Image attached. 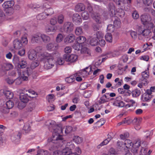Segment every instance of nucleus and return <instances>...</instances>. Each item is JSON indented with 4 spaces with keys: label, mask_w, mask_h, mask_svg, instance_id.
I'll use <instances>...</instances> for the list:
<instances>
[{
    "label": "nucleus",
    "mask_w": 155,
    "mask_h": 155,
    "mask_svg": "<svg viewBox=\"0 0 155 155\" xmlns=\"http://www.w3.org/2000/svg\"><path fill=\"white\" fill-rule=\"evenodd\" d=\"M151 32L149 29H144L143 27H139L137 31V33L139 36H143V37H146Z\"/></svg>",
    "instance_id": "nucleus-4"
},
{
    "label": "nucleus",
    "mask_w": 155,
    "mask_h": 155,
    "mask_svg": "<svg viewBox=\"0 0 155 155\" xmlns=\"http://www.w3.org/2000/svg\"><path fill=\"white\" fill-rule=\"evenodd\" d=\"M90 43L91 45L94 46L97 45L98 41L96 38H92L90 40Z\"/></svg>",
    "instance_id": "nucleus-37"
},
{
    "label": "nucleus",
    "mask_w": 155,
    "mask_h": 155,
    "mask_svg": "<svg viewBox=\"0 0 155 155\" xmlns=\"http://www.w3.org/2000/svg\"><path fill=\"white\" fill-rule=\"evenodd\" d=\"M147 151V148L142 147V148L140 151L139 155H146Z\"/></svg>",
    "instance_id": "nucleus-43"
},
{
    "label": "nucleus",
    "mask_w": 155,
    "mask_h": 155,
    "mask_svg": "<svg viewBox=\"0 0 155 155\" xmlns=\"http://www.w3.org/2000/svg\"><path fill=\"white\" fill-rule=\"evenodd\" d=\"M131 140H126L124 143V145L127 148H129L132 145Z\"/></svg>",
    "instance_id": "nucleus-34"
},
{
    "label": "nucleus",
    "mask_w": 155,
    "mask_h": 155,
    "mask_svg": "<svg viewBox=\"0 0 155 155\" xmlns=\"http://www.w3.org/2000/svg\"><path fill=\"white\" fill-rule=\"evenodd\" d=\"M131 151L134 155H137L138 153V150L137 148L132 147V148L131 150Z\"/></svg>",
    "instance_id": "nucleus-64"
},
{
    "label": "nucleus",
    "mask_w": 155,
    "mask_h": 155,
    "mask_svg": "<svg viewBox=\"0 0 155 155\" xmlns=\"http://www.w3.org/2000/svg\"><path fill=\"white\" fill-rule=\"evenodd\" d=\"M114 27L113 25H109L107 27V30L110 32H113L114 30Z\"/></svg>",
    "instance_id": "nucleus-57"
},
{
    "label": "nucleus",
    "mask_w": 155,
    "mask_h": 155,
    "mask_svg": "<svg viewBox=\"0 0 155 155\" xmlns=\"http://www.w3.org/2000/svg\"><path fill=\"white\" fill-rule=\"evenodd\" d=\"M141 143L140 140L138 139L132 144V147L138 148L140 146Z\"/></svg>",
    "instance_id": "nucleus-35"
},
{
    "label": "nucleus",
    "mask_w": 155,
    "mask_h": 155,
    "mask_svg": "<svg viewBox=\"0 0 155 155\" xmlns=\"http://www.w3.org/2000/svg\"><path fill=\"white\" fill-rule=\"evenodd\" d=\"M35 107L34 103L33 102L31 103L28 105L27 110L28 112H31L33 110Z\"/></svg>",
    "instance_id": "nucleus-30"
},
{
    "label": "nucleus",
    "mask_w": 155,
    "mask_h": 155,
    "mask_svg": "<svg viewBox=\"0 0 155 155\" xmlns=\"http://www.w3.org/2000/svg\"><path fill=\"white\" fill-rule=\"evenodd\" d=\"M25 91H27L25 89L24 90H20V101H23L26 103H28L29 101L28 96L30 97L33 98L34 97H31L29 94L28 95L27 94H24L25 93Z\"/></svg>",
    "instance_id": "nucleus-6"
},
{
    "label": "nucleus",
    "mask_w": 155,
    "mask_h": 155,
    "mask_svg": "<svg viewBox=\"0 0 155 155\" xmlns=\"http://www.w3.org/2000/svg\"><path fill=\"white\" fill-rule=\"evenodd\" d=\"M63 58L64 60L66 61L73 62L76 61L78 59V56L75 54H65L64 55Z\"/></svg>",
    "instance_id": "nucleus-7"
},
{
    "label": "nucleus",
    "mask_w": 155,
    "mask_h": 155,
    "mask_svg": "<svg viewBox=\"0 0 155 155\" xmlns=\"http://www.w3.org/2000/svg\"><path fill=\"white\" fill-rule=\"evenodd\" d=\"M64 20V17L62 15H59L58 17V23L60 24H62Z\"/></svg>",
    "instance_id": "nucleus-49"
},
{
    "label": "nucleus",
    "mask_w": 155,
    "mask_h": 155,
    "mask_svg": "<svg viewBox=\"0 0 155 155\" xmlns=\"http://www.w3.org/2000/svg\"><path fill=\"white\" fill-rule=\"evenodd\" d=\"M72 47L74 49L77 51H79L81 48L80 44L77 42L73 45Z\"/></svg>",
    "instance_id": "nucleus-51"
},
{
    "label": "nucleus",
    "mask_w": 155,
    "mask_h": 155,
    "mask_svg": "<svg viewBox=\"0 0 155 155\" xmlns=\"http://www.w3.org/2000/svg\"><path fill=\"white\" fill-rule=\"evenodd\" d=\"M93 18L96 22L101 23V18L100 15L98 14H96L93 17Z\"/></svg>",
    "instance_id": "nucleus-27"
},
{
    "label": "nucleus",
    "mask_w": 155,
    "mask_h": 155,
    "mask_svg": "<svg viewBox=\"0 0 155 155\" xmlns=\"http://www.w3.org/2000/svg\"><path fill=\"white\" fill-rule=\"evenodd\" d=\"M13 63L16 65H17L18 68H19V59L18 57L17 56H14L13 59Z\"/></svg>",
    "instance_id": "nucleus-41"
},
{
    "label": "nucleus",
    "mask_w": 155,
    "mask_h": 155,
    "mask_svg": "<svg viewBox=\"0 0 155 155\" xmlns=\"http://www.w3.org/2000/svg\"><path fill=\"white\" fill-rule=\"evenodd\" d=\"M120 24L121 22L119 19L115 20L114 21L113 25H114V27H115L116 28H118L120 27Z\"/></svg>",
    "instance_id": "nucleus-46"
},
{
    "label": "nucleus",
    "mask_w": 155,
    "mask_h": 155,
    "mask_svg": "<svg viewBox=\"0 0 155 155\" xmlns=\"http://www.w3.org/2000/svg\"><path fill=\"white\" fill-rule=\"evenodd\" d=\"M7 107L9 109L12 108L14 105V103L12 101L9 100L6 103Z\"/></svg>",
    "instance_id": "nucleus-32"
},
{
    "label": "nucleus",
    "mask_w": 155,
    "mask_h": 155,
    "mask_svg": "<svg viewBox=\"0 0 155 155\" xmlns=\"http://www.w3.org/2000/svg\"><path fill=\"white\" fill-rule=\"evenodd\" d=\"M75 35L72 34H70L67 36L65 39V41L67 43H71L75 39Z\"/></svg>",
    "instance_id": "nucleus-14"
},
{
    "label": "nucleus",
    "mask_w": 155,
    "mask_h": 155,
    "mask_svg": "<svg viewBox=\"0 0 155 155\" xmlns=\"http://www.w3.org/2000/svg\"><path fill=\"white\" fill-rule=\"evenodd\" d=\"M46 48L48 51L56 50L58 48L57 44L55 43H50L47 44L46 46Z\"/></svg>",
    "instance_id": "nucleus-10"
},
{
    "label": "nucleus",
    "mask_w": 155,
    "mask_h": 155,
    "mask_svg": "<svg viewBox=\"0 0 155 155\" xmlns=\"http://www.w3.org/2000/svg\"><path fill=\"white\" fill-rule=\"evenodd\" d=\"M28 41L27 38V35L25 34L21 38L20 41V44H21L22 46H25L27 44Z\"/></svg>",
    "instance_id": "nucleus-18"
},
{
    "label": "nucleus",
    "mask_w": 155,
    "mask_h": 155,
    "mask_svg": "<svg viewBox=\"0 0 155 155\" xmlns=\"http://www.w3.org/2000/svg\"><path fill=\"white\" fill-rule=\"evenodd\" d=\"M91 67H87L83 70L82 73L85 74V76H87L89 74L90 72L91 71Z\"/></svg>",
    "instance_id": "nucleus-40"
},
{
    "label": "nucleus",
    "mask_w": 155,
    "mask_h": 155,
    "mask_svg": "<svg viewBox=\"0 0 155 155\" xmlns=\"http://www.w3.org/2000/svg\"><path fill=\"white\" fill-rule=\"evenodd\" d=\"M143 3L145 5L150 6L152 4V0H143Z\"/></svg>",
    "instance_id": "nucleus-60"
},
{
    "label": "nucleus",
    "mask_w": 155,
    "mask_h": 155,
    "mask_svg": "<svg viewBox=\"0 0 155 155\" xmlns=\"http://www.w3.org/2000/svg\"><path fill=\"white\" fill-rule=\"evenodd\" d=\"M92 91H89L85 92L84 94V96L85 98H88L91 97L92 94Z\"/></svg>",
    "instance_id": "nucleus-55"
},
{
    "label": "nucleus",
    "mask_w": 155,
    "mask_h": 155,
    "mask_svg": "<svg viewBox=\"0 0 155 155\" xmlns=\"http://www.w3.org/2000/svg\"><path fill=\"white\" fill-rule=\"evenodd\" d=\"M114 104L115 106L120 107H123L124 106L123 102L122 101H115L114 103Z\"/></svg>",
    "instance_id": "nucleus-48"
},
{
    "label": "nucleus",
    "mask_w": 155,
    "mask_h": 155,
    "mask_svg": "<svg viewBox=\"0 0 155 155\" xmlns=\"http://www.w3.org/2000/svg\"><path fill=\"white\" fill-rule=\"evenodd\" d=\"M63 38V35L61 34H59L56 37V40L57 42H60Z\"/></svg>",
    "instance_id": "nucleus-58"
},
{
    "label": "nucleus",
    "mask_w": 155,
    "mask_h": 155,
    "mask_svg": "<svg viewBox=\"0 0 155 155\" xmlns=\"http://www.w3.org/2000/svg\"><path fill=\"white\" fill-rule=\"evenodd\" d=\"M27 63L25 60H21L20 62V79L26 81L28 79L29 76L28 69L26 68Z\"/></svg>",
    "instance_id": "nucleus-3"
},
{
    "label": "nucleus",
    "mask_w": 155,
    "mask_h": 155,
    "mask_svg": "<svg viewBox=\"0 0 155 155\" xmlns=\"http://www.w3.org/2000/svg\"><path fill=\"white\" fill-rule=\"evenodd\" d=\"M43 54L44 59L47 61L44 65V67L47 69L52 68L54 66L55 62L54 58L59 56L60 55L58 52L52 54L45 52Z\"/></svg>",
    "instance_id": "nucleus-2"
},
{
    "label": "nucleus",
    "mask_w": 155,
    "mask_h": 155,
    "mask_svg": "<svg viewBox=\"0 0 155 155\" xmlns=\"http://www.w3.org/2000/svg\"><path fill=\"white\" fill-rule=\"evenodd\" d=\"M14 9L13 8H5V11L7 15H11L13 13Z\"/></svg>",
    "instance_id": "nucleus-25"
},
{
    "label": "nucleus",
    "mask_w": 155,
    "mask_h": 155,
    "mask_svg": "<svg viewBox=\"0 0 155 155\" xmlns=\"http://www.w3.org/2000/svg\"><path fill=\"white\" fill-rule=\"evenodd\" d=\"M14 47L15 49L19 48V41L18 39H16L14 40L13 42Z\"/></svg>",
    "instance_id": "nucleus-31"
},
{
    "label": "nucleus",
    "mask_w": 155,
    "mask_h": 155,
    "mask_svg": "<svg viewBox=\"0 0 155 155\" xmlns=\"http://www.w3.org/2000/svg\"><path fill=\"white\" fill-rule=\"evenodd\" d=\"M72 20L73 22L77 25H79L82 22V20L80 16L77 13L73 14L72 16Z\"/></svg>",
    "instance_id": "nucleus-9"
},
{
    "label": "nucleus",
    "mask_w": 155,
    "mask_h": 155,
    "mask_svg": "<svg viewBox=\"0 0 155 155\" xmlns=\"http://www.w3.org/2000/svg\"><path fill=\"white\" fill-rule=\"evenodd\" d=\"M47 15L46 12H43L38 14L37 16V18L38 20H41L45 19L46 18Z\"/></svg>",
    "instance_id": "nucleus-24"
},
{
    "label": "nucleus",
    "mask_w": 155,
    "mask_h": 155,
    "mask_svg": "<svg viewBox=\"0 0 155 155\" xmlns=\"http://www.w3.org/2000/svg\"><path fill=\"white\" fill-rule=\"evenodd\" d=\"M41 38L43 41L45 43L49 42L51 39L49 36L45 34H41Z\"/></svg>",
    "instance_id": "nucleus-17"
},
{
    "label": "nucleus",
    "mask_w": 155,
    "mask_h": 155,
    "mask_svg": "<svg viewBox=\"0 0 155 155\" xmlns=\"http://www.w3.org/2000/svg\"><path fill=\"white\" fill-rule=\"evenodd\" d=\"M73 24L70 22H66L64 23L63 26V29L64 32L69 33L71 32L74 29Z\"/></svg>",
    "instance_id": "nucleus-5"
},
{
    "label": "nucleus",
    "mask_w": 155,
    "mask_h": 155,
    "mask_svg": "<svg viewBox=\"0 0 155 155\" xmlns=\"http://www.w3.org/2000/svg\"><path fill=\"white\" fill-rule=\"evenodd\" d=\"M129 136V134L128 133H126L120 135V137L122 140H125L128 138Z\"/></svg>",
    "instance_id": "nucleus-59"
},
{
    "label": "nucleus",
    "mask_w": 155,
    "mask_h": 155,
    "mask_svg": "<svg viewBox=\"0 0 155 155\" xmlns=\"http://www.w3.org/2000/svg\"><path fill=\"white\" fill-rule=\"evenodd\" d=\"M146 135L144 136L145 137V139H147L148 138H149V140H150L151 139V138L150 137V136L152 135L153 134L152 131H146Z\"/></svg>",
    "instance_id": "nucleus-50"
},
{
    "label": "nucleus",
    "mask_w": 155,
    "mask_h": 155,
    "mask_svg": "<svg viewBox=\"0 0 155 155\" xmlns=\"http://www.w3.org/2000/svg\"><path fill=\"white\" fill-rule=\"evenodd\" d=\"M28 57L30 60H35L37 57L36 51L34 50H30L28 52Z\"/></svg>",
    "instance_id": "nucleus-12"
},
{
    "label": "nucleus",
    "mask_w": 155,
    "mask_h": 155,
    "mask_svg": "<svg viewBox=\"0 0 155 155\" xmlns=\"http://www.w3.org/2000/svg\"><path fill=\"white\" fill-rule=\"evenodd\" d=\"M73 140L76 143L79 144L82 142L83 139L82 137L78 136H74L73 138Z\"/></svg>",
    "instance_id": "nucleus-21"
},
{
    "label": "nucleus",
    "mask_w": 155,
    "mask_h": 155,
    "mask_svg": "<svg viewBox=\"0 0 155 155\" xmlns=\"http://www.w3.org/2000/svg\"><path fill=\"white\" fill-rule=\"evenodd\" d=\"M5 95L6 97L8 99H12L13 97V94L9 91H5Z\"/></svg>",
    "instance_id": "nucleus-23"
},
{
    "label": "nucleus",
    "mask_w": 155,
    "mask_h": 155,
    "mask_svg": "<svg viewBox=\"0 0 155 155\" xmlns=\"http://www.w3.org/2000/svg\"><path fill=\"white\" fill-rule=\"evenodd\" d=\"M72 127L71 126H67L65 129V133L67 134L70 133L72 131Z\"/></svg>",
    "instance_id": "nucleus-62"
},
{
    "label": "nucleus",
    "mask_w": 155,
    "mask_h": 155,
    "mask_svg": "<svg viewBox=\"0 0 155 155\" xmlns=\"http://www.w3.org/2000/svg\"><path fill=\"white\" fill-rule=\"evenodd\" d=\"M152 98L151 95H149L147 94H143L142 95V99L143 102H149Z\"/></svg>",
    "instance_id": "nucleus-16"
},
{
    "label": "nucleus",
    "mask_w": 155,
    "mask_h": 155,
    "mask_svg": "<svg viewBox=\"0 0 155 155\" xmlns=\"http://www.w3.org/2000/svg\"><path fill=\"white\" fill-rule=\"evenodd\" d=\"M141 91L138 88H136L132 92V97H139L141 94Z\"/></svg>",
    "instance_id": "nucleus-20"
},
{
    "label": "nucleus",
    "mask_w": 155,
    "mask_h": 155,
    "mask_svg": "<svg viewBox=\"0 0 155 155\" xmlns=\"http://www.w3.org/2000/svg\"><path fill=\"white\" fill-rule=\"evenodd\" d=\"M86 41V38L83 36H79L76 39V42H77L80 45L85 42Z\"/></svg>",
    "instance_id": "nucleus-22"
},
{
    "label": "nucleus",
    "mask_w": 155,
    "mask_h": 155,
    "mask_svg": "<svg viewBox=\"0 0 155 155\" xmlns=\"http://www.w3.org/2000/svg\"><path fill=\"white\" fill-rule=\"evenodd\" d=\"M39 64V63L38 61H33L31 64L30 67L32 69H35Z\"/></svg>",
    "instance_id": "nucleus-44"
},
{
    "label": "nucleus",
    "mask_w": 155,
    "mask_h": 155,
    "mask_svg": "<svg viewBox=\"0 0 155 155\" xmlns=\"http://www.w3.org/2000/svg\"><path fill=\"white\" fill-rule=\"evenodd\" d=\"M149 72L148 70L145 71L142 73V78H147L149 76Z\"/></svg>",
    "instance_id": "nucleus-47"
},
{
    "label": "nucleus",
    "mask_w": 155,
    "mask_h": 155,
    "mask_svg": "<svg viewBox=\"0 0 155 155\" xmlns=\"http://www.w3.org/2000/svg\"><path fill=\"white\" fill-rule=\"evenodd\" d=\"M15 2L13 0H10L5 2L2 6L4 8H12Z\"/></svg>",
    "instance_id": "nucleus-13"
},
{
    "label": "nucleus",
    "mask_w": 155,
    "mask_h": 155,
    "mask_svg": "<svg viewBox=\"0 0 155 155\" xmlns=\"http://www.w3.org/2000/svg\"><path fill=\"white\" fill-rule=\"evenodd\" d=\"M64 58L63 59L61 58H59L58 59L57 63L59 65H62L64 63Z\"/></svg>",
    "instance_id": "nucleus-63"
},
{
    "label": "nucleus",
    "mask_w": 155,
    "mask_h": 155,
    "mask_svg": "<svg viewBox=\"0 0 155 155\" xmlns=\"http://www.w3.org/2000/svg\"><path fill=\"white\" fill-rule=\"evenodd\" d=\"M66 147L68 148L71 150L73 149L74 148V144L72 142H68L66 144Z\"/></svg>",
    "instance_id": "nucleus-36"
},
{
    "label": "nucleus",
    "mask_w": 155,
    "mask_h": 155,
    "mask_svg": "<svg viewBox=\"0 0 155 155\" xmlns=\"http://www.w3.org/2000/svg\"><path fill=\"white\" fill-rule=\"evenodd\" d=\"M144 25L148 29H149L150 30L154 27L153 24L152 22H151V21L148 22L147 23L146 25Z\"/></svg>",
    "instance_id": "nucleus-54"
},
{
    "label": "nucleus",
    "mask_w": 155,
    "mask_h": 155,
    "mask_svg": "<svg viewBox=\"0 0 155 155\" xmlns=\"http://www.w3.org/2000/svg\"><path fill=\"white\" fill-rule=\"evenodd\" d=\"M54 121L49 122L50 127L53 129L54 132L51 142L54 143H56L57 142L55 141L61 140L63 139L62 136L61 134L62 133L63 129L61 127L56 125Z\"/></svg>",
    "instance_id": "nucleus-1"
},
{
    "label": "nucleus",
    "mask_w": 155,
    "mask_h": 155,
    "mask_svg": "<svg viewBox=\"0 0 155 155\" xmlns=\"http://www.w3.org/2000/svg\"><path fill=\"white\" fill-rule=\"evenodd\" d=\"M41 34L37 33L32 35L31 41L32 43H38L40 41Z\"/></svg>",
    "instance_id": "nucleus-11"
},
{
    "label": "nucleus",
    "mask_w": 155,
    "mask_h": 155,
    "mask_svg": "<svg viewBox=\"0 0 155 155\" xmlns=\"http://www.w3.org/2000/svg\"><path fill=\"white\" fill-rule=\"evenodd\" d=\"M45 12L47 14V16L51 15L53 14L54 11L53 9L51 8H49L45 10Z\"/></svg>",
    "instance_id": "nucleus-52"
},
{
    "label": "nucleus",
    "mask_w": 155,
    "mask_h": 155,
    "mask_svg": "<svg viewBox=\"0 0 155 155\" xmlns=\"http://www.w3.org/2000/svg\"><path fill=\"white\" fill-rule=\"evenodd\" d=\"M71 152V150L68 148L65 147L62 150L61 153L63 155H69Z\"/></svg>",
    "instance_id": "nucleus-38"
},
{
    "label": "nucleus",
    "mask_w": 155,
    "mask_h": 155,
    "mask_svg": "<svg viewBox=\"0 0 155 155\" xmlns=\"http://www.w3.org/2000/svg\"><path fill=\"white\" fill-rule=\"evenodd\" d=\"M4 69L6 71H8L9 70L12 69L13 67L12 64L9 63H7L4 66Z\"/></svg>",
    "instance_id": "nucleus-39"
},
{
    "label": "nucleus",
    "mask_w": 155,
    "mask_h": 155,
    "mask_svg": "<svg viewBox=\"0 0 155 155\" xmlns=\"http://www.w3.org/2000/svg\"><path fill=\"white\" fill-rule=\"evenodd\" d=\"M75 78L73 76H71L66 78L65 79V81L69 83L73 82Z\"/></svg>",
    "instance_id": "nucleus-42"
},
{
    "label": "nucleus",
    "mask_w": 155,
    "mask_h": 155,
    "mask_svg": "<svg viewBox=\"0 0 155 155\" xmlns=\"http://www.w3.org/2000/svg\"><path fill=\"white\" fill-rule=\"evenodd\" d=\"M23 130L25 131V133H28L30 130V127L28 124H26L24 125Z\"/></svg>",
    "instance_id": "nucleus-53"
},
{
    "label": "nucleus",
    "mask_w": 155,
    "mask_h": 155,
    "mask_svg": "<svg viewBox=\"0 0 155 155\" xmlns=\"http://www.w3.org/2000/svg\"><path fill=\"white\" fill-rule=\"evenodd\" d=\"M48 151L43 149H40L37 151L38 155H48Z\"/></svg>",
    "instance_id": "nucleus-26"
},
{
    "label": "nucleus",
    "mask_w": 155,
    "mask_h": 155,
    "mask_svg": "<svg viewBox=\"0 0 155 155\" xmlns=\"http://www.w3.org/2000/svg\"><path fill=\"white\" fill-rule=\"evenodd\" d=\"M110 141V139H109V138L108 139H105L102 142H101L97 146V148L98 149L100 148L102 146L107 144Z\"/></svg>",
    "instance_id": "nucleus-28"
},
{
    "label": "nucleus",
    "mask_w": 155,
    "mask_h": 155,
    "mask_svg": "<svg viewBox=\"0 0 155 155\" xmlns=\"http://www.w3.org/2000/svg\"><path fill=\"white\" fill-rule=\"evenodd\" d=\"M55 30V28L54 27L48 26L46 29V30L47 32H50L51 31H54Z\"/></svg>",
    "instance_id": "nucleus-61"
},
{
    "label": "nucleus",
    "mask_w": 155,
    "mask_h": 155,
    "mask_svg": "<svg viewBox=\"0 0 155 155\" xmlns=\"http://www.w3.org/2000/svg\"><path fill=\"white\" fill-rule=\"evenodd\" d=\"M132 17L133 18L135 19H138L139 17V15L138 12L136 11H134L132 13Z\"/></svg>",
    "instance_id": "nucleus-56"
},
{
    "label": "nucleus",
    "mask_w": 155,
    "mask_h": 155,
    "mask_svg": "<svg viewBox=\"0 0 155 155\" xmlns=\"http://www.w3.org/2000/svg\"><path fill=\"white\" fill-rule=\"evenodd\" d=\"M75 9L76 12H80L84 11L85 9V7L83 4L79 3L76 6Z\"/></svg>",
    "instance_id": "nucleus-15"
},
{
    "label": "nucleus",
    "mask_w": 155,
    "mask_h": 155,
    "mask_svg": "<svg viewBox=\"0 0 155 155\" xmlns=\"http://www.w3.org/2000/svg\"><path fill=\"white\" fill-rule=\"evenodd\" d=\"M81 16L83 19L87 20L89 17V14L87 11H84L82 13Z\"/></svg>",
    "instance_id": "nucleus-45"
},
{
    "label": "nucleus",
    "mask_w": 155,
    "mask_h": 155,
    "mask_svg": "<svg viewBox=\"0 0 155 155\" xmlns=\"http://www.w3.org/2000/svg\"><path fill=\"white\" fill-rule=\"evenodd\" d=\"M75 32L76 35H79L83 33L82 28L80 27H77L75 30Z\"/></svg>",
    "instance_id": "nucleus-29"
},
{
    "label": "nucleus",
    "mask_w": 155,
    "mask_h": 155,
    "mask_svg": "<svg viewBox=\"0 0 155 155\" xmlns=\"http://www.w3.org/2000/svg\"><path fill=\"white\" fill-rule=\"evenodd\" d=\"M106 41L109 42H111L112 41V35L110 33H107L105 35Z\"/></svg>",
    "instance_id": "nucleus-33"
},
{
    "label": "nucleus",
    "mask_w": 155,
    "mask_h": 155,
    "mask_svg": "<svg viewBox=\"0 0 155 155\" xmlns=\"http://www.w3.org/2000/svg\"><path fill=\"white\" fill-rule=\"evenodd\" d=\"M141 21L143 25H146L148 22L151 21L152 18L149 15H142L140 16Z\"/></svg>",
    "instance_id": "nucleus-8"
},
{
    "label": "nucleus",
    "mask_w": 155,
    "mask_h": 155,
    "mask_svg": "<svg viewBox=\"0 0 155 155\" xmlns=\"http://www.w3.org/2000/svg\"><path fill=\"white\" fill-rule=\"evenodd\" d=\"M81 52L84 56H88L90 55V52L89 50L86 47L82 48L81 50Z\"/></svg>",
    "instance_id": "nucleus-19"
}]
</instances>
